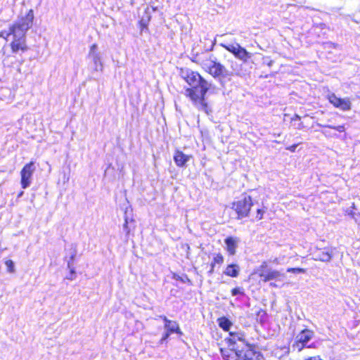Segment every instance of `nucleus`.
I'll return each mask as SVG.
<instances>
[{
    "instance_id": "obj_5",
    "label": "nucleus",
    "mask_w": 360,
    "mask_h": 360,
    "mask_svg": "<svg viewBox=\"0 0 360 360\" xmlns=\"http://www.w3.org/2000/svg\"><path fill=\"white\" fill-rule=\"evenodd\" d=\"M87 58L89 60V67L94 72H103V65L101 54L98 50V45L94 44L90 46Z\"/></svg>"
},
{
    "instance_id": "obj_10",
    "label": "nucleus",
    "mask_w": 360,
    "mask_h": 360,
    "mask_svg": "<svg viewBox=\"0 0 360 360\" xmlns=\"http://www.w3.org/2000/svg\"><path fill=\"white\" fill-rule=\"evenodd\" d=\"M313 258L314 260L328 262L332 258V251L328 248H317L313 252Z\"/></svg>"
},
{
    "instance_id": "obj_35",
    "label": "nucleus",
    "mask_w": 360,
    "mask_h": 360,
    "mask_svg": "<svg viewBox=\"0 0 360 360\" xmlns=\"http://www.w3.org/2000/svg\"><path fill=\"white\" fill-rule=\"evenodd\" d=\"M234 68H235V65H231V68H232V70H231V71H234V75H238L239 74V72H238V70L234 69Z\"/></svg>"
},
{
    "instance_id": "obj_27",
    "label": "nucleus",
    "mask_w": 360,
    "mask_h": 360,
    "mask_svg": "<svg viewBox=\"0 0 360 360\" xmlns=\"http://www.w3.org/2000/svg\"><path fill=\"white\" fill-rule=\"evenodd\" d=\"M171 333H169L167 330H165V332L162 334V338L160 340V344H163L165 342H167V339L170 336Z\"/></svg>"
},
{
    "instance_id": "obj_29",
    "label": "nucleus",
    "mask_w": 360,
    "mask_h": 360,
    "mask_svg": "<svg viewBox=\"0 0 360 360\" xmlns=\"http://www.w3.org/2000/svg\"><path fill=\"white\" fill-rule=\"evenodd\" d=\"M264 210H262V209H258L257 210V216H256V218L258 219V220H260L263 218V214H264Z\"/></svg>"
},
{
    "instance_id": "obj_22",
    "label": "nucleus",
    "mask_w": 360,
    "mask_h": 360,
    "mask_svg": "<svg viewBox=\"0 0 360 360\" xmlns=\"http://www.w3.org/2000/svg\"><path fill=\"white\" fill-rule=\"evenodd\" d=\"M215 265L217 264H221L224 262V257L221 253L217 254L214 258L213 261L212 262Z\"/></svg>"
},
{
    "instance_id": "obj_15",
    "label": "nucleus",
    "mask_w": 360,
    "mask_h": 360,
    "mask_svg": "<svg viewBox=\"0 0 360 360\" xmlns=\"http://www.w3.org/2000/svg\"><path fill=\"white\" fill-rule=\"evenodd\" d=\"M220 353L224 360H236L235 349H231V347L229 348H220Z\"/></svg>"
},
{
    "instance_id": "obj_1",
    "label": "nucleus",
    "mask_w": 360,
    "mask_h": 360,
    "mask_svg": "<svg viewBox=\"0 0 360 360\" xmlns=\"http://www.w3.org/2000/svg\"><path fill=\"white\" fill-rule=\"evenodd\" d=\"M179 75L190 86V88L186 89V95L191 99L193 105L207 115L212 112V109L205 100V95L214 87L213 84L198 72L188 68H181Z\"/></svg>"
},
{
    "instance_id": "obj_24",
    "label": "nucleus",
    "mask_w": 360,
    "mask_h": 360,
    "mask_svg": "<svg viewBox=\"0 0 360 360\" xmlns=\"http://www.w3.org/2000/svg\"><path fill=\"white\" fill-rule=\"evenodd\" d=\"M319 125L321 126V127H328V128H330V129H334L335 130H336V131H338L339 132H343L345 130V128L344 125L332 126V125H321L320 124H319Z\"/></svg>"
},
{
    "instance_id": "obj_9",
    "label": "nucleus",
    "mask_w": 360,
    "mask_h": 360,
    "mask_svg": "<svg viewBox=\"0 0 360 360\" xmlns=\"http://www.w3.org/2000/svg\"><path fill=\"white\" fill-rule=\"evenodd\" d=\"M328 99L334 107L343 111L349 110L352 108V103L349 98H341L333 93L328 95Z\"/></svg>"
},
{
    "instance_id": "obj_2",
    "label": "nucleus",
    "mask_w": 360,
    "mask_h": 360,
    "mask_svg": "<svg viewBox=\"0 0 360 360\" xmlns=\"http://www.w3.org/2000/svg\"><path fill=\"white\" fill-rule=\"evenodd\" d=\"M34 11L30 9L25 15L19 17L18 20L10 26L8 31H1L0 37L6 40L10 36L13 37L11 48L13 53H18L20 51L25 52L27 50L25 35L33 25Z\"/></svg>"
},
{
    "instance_id": "obj_30",
    "label": "nucleus",
    "mask_w": 360,
    "mask_h": 360,
    "mask_svg": "<svg viewBox=\"0 0 360 360\" xmlns=\"http://www.w3.org/2000/svg\"><path fill=\"white\" fill-rule=\"evenodd\" d=\"M159 317H160V319H162L164 321L165 324H169V323H172V321H171V320L168 319L167 318V316H165V315H160Z\"/></svg>"
},
{
    "instance_id": "obj_37",
    "label": "nucleus",
    "mask_w": 360,
    "mask_h": 360,
    "mask_svg": "<svg viewBox=\"0 0 360 360\" xmlns=\"http://www.w3.org/2000/svg\"><path fill=\"white\" fill-rule=\"evenodd\" d=\"M302 127H303V124H302V122H300V123L299 124V126L297 127V128H298V129H302Z\"/></svg>"
},
{
    "instance_id": "obj_8",
    "label": "nucleus",
    "mask_w": 360,
    "mask_h": 360,
    "mask_svg": "<svg viewBox=\"0 0 360 360\" xmlns=\"http://www.w3.org/2000/svg\"><path fill=\"white\" fill-rule=\"evenodd\" d=\"M34 170L35 166L33 162L26 164L22 169L20 172V184L22 188L25 189L30 186L31 179Z\"/></svg>"
},
{
    "instance_id": "obj_36",
    "label": "nucleus",
    "mask_w": 360,
    "mask_h": 360,
    "mask_svg": "<svg viewBox=\"0 0 360 360\" xmlns=\"http://www.w3.org/2000/svg\"><path fill=\"white\" fill-rule=\"evenodd\" d=\"M274 63V61L270 60L266 64L269 67H271Z\"/></svg>"
},
{
    "instance_id": "obj_17",
    "label": "nucleus",
    "mask_w": 360,
    "mask_h": 360,
    "mask_svg": "<svg viewBox=\"0 0 360 360\" xmlns=\"http://www.w3.org/2000/svg\"><path fill=\"white\" fill-rule=\"evenodd\" d=\"M217 323L219 326L224 331H229L232 326L231 321L226 316L219 318Z\"/></svg>"
},
{
    "instance_id": "obj_39",
    "label": "nucleus",
    "mask_w": 360,
    "mask_h": 360,
    "mask_svg": "<svg viewBox=\"0 0 360 360\" xmlns=\"http://www.w3.org/2000/svg\"><path fill=\"white\" fill-rule=\"evenodd\" d=\"M271 286H276V285L274 283H271L270 284Z\"/></svg>"
},
{
    "instance_id": "obj_7",
    "label": "nucleus",
    "mask_w": 360,
    "mask_h": 360,
    "mask_svg": "<svg viewBox=\"0 0 360 360\" xmlns=\"http://www.w3.org/2000/svg\"><path fill=\"white\" fill-rule=\"evenodd\" d=\"M313 335V331L308 329L303 330L296 336L295 342L292 344V347L300 352L304 347H307V343L311 340ZM311 347V345L307 346V347Z\"/></svg>"
},
{
    "instance_id": "obj_16",
    "label": "nucleus",
    "mask_w": 360,
    "mask_h": 360,
    "mask_svg": "<svg viewBox=\"0 0 360 360\" xmlns=\"http://www.w3.org/2000/svg\"><path fill=\"white\" fill-rule=\"evenodd\" d=\"M223 48H224L226 50L231 53L235 57L237 56L238 52L239 49H240L241 46L238 44H220Z\"/></svg>"
},
{
    "instance_id": "obj_11",
    "label": "nucleus",
    "mask_w": 360,
    "mask_h": 360,
    "mask_svg": "<svg viewBox=\"0 0 360 360\" xmlns=\"http://www.w3.org/2000/svg\"><path fill=\"white\" fill-rule=\"evenodd\" d=\"M240 239L237 237L229 236L224 239L226 250L229 255H234L240 243Z\"/></svg>"
},
{
    "instance_id": "obj_33",
    "label": "nucleus",
    "mask_w": 360,
    "mask_h": 360,
    "mask_svg": "<svg viewBox=\"0 0 360 360\" xmlns=\"http://www.w3.org/2000/svg\"><path fill=\"white\" fill-rule=\"evenodd\" d=\"M210 266H211V268L209 270L208 274L211 275L214 273V269L215 264L212 262Z\"/></svg>"
},
{
    "instance_id": "obj_25",
    "label": "nucleus",
    "mask_w": 360,
    "mask_h": 360,
    "mask_svg": "<svg viewBox=\"0 0 360 360\" xmlns=\"http://www.w3.org/2000/svg\"><path fill=\"white\" fill-rule=\"evenodd\" d=\"M287 272L294 273V274H304L306 272L305 269L302 268H288L287 269Z\"/></svg>"
},
{
    "instance_id": "obj_20",
    "label": "nucleus",
    "mask_w": 360,
    "mask_h": 360,
    "mask_svg": "<svg viewBox=\"0 0 360 360\" xmlns=\"http://www.w3.org/2000/svg\"><path fill=\"white\" fill-rule=\"evenodd\" d=\"M68 268L70 269V274L66 276L68 280H73L75 278V270L74 264H71V262H68Z\"/></svg>"
},
{
    "instance_id": "obj_31",
    "label": "nucleus",
    "mask_w": 360,
    "mask_h": 360,
    "mask_svg": "<svg viewBox=\"0 0 360 360\" xmlns=\"http://www.w3.org/2000/svg\"><path fill=\"white\" fill-rule=\"evenodd\" d=\"M150 19V16H148L147 17V20H145L143 18L141 19V25L142 27H146V25H147V22H148Z\"/></svg>"
},
{
    "instance_id": "obj_40",
    "label": "nucleus",
    "mask_w": 360,
    "mask_h": 360,
    "mask_svg": "<svg viewBox=\"0 0 360 360\" xmlns=\"http://www.w3.org/2000/svg\"><path fill=\"white\" fill-rule=\"evenodd\" d=\"M181 281L182 282H185L184 278H181Z\"/></svg>"
},
{
    "instance_id": "obj_34",
    "label": "nucleus",
    "mask_w": 360,
    "mask_h": 360,
    "mask_svg": "<svg viewBox=\"0 0 360 360\" xmlns=\"http://www.w3.org/2000/svg\"><path fill=\"white\" fill-rule=\"evenodd\" d=\"M301 120V117L300 116H299L298 115L295 114L292 118H291V120L292 121H295V120Z\"/></svg>"
},
{
    "instance_id": "obj_13",
    "label": "nucleus",
    "mask_w": 360,
    "mask_h": 360,
    "mask_svg": "<svg viewBox=\"0 0 360 360\" xmlns=\"http://www.w3.org/2000/svg\"><path fill=\"white\" fill-rule=\"evenodd\" d=\"M240 271V268L237 264H230L227 265L225 270L224 271V274L232 278H236L238 276Z\"/></svg>"
},
{
    "instance_id": "obj_18",
    "label": "nucleus",
    "mask_w": 360,
    "mask_h": 360,
    "mask_svg": "<svg viewBox=\"0 0 360 360\" xmlns=\"http://www.w3.org/2000/svg\"><path fill=\"white\" fill-rule=\"evenodd\" d=\"M251 57L252 53L248 52L245 48L242 46L239 49L238 54L236 56V58L242 60L244 63H246Z\"/></svg>"
},
{
    "instance_id": "obj_32",
    "label": "nucleus",
    "mask_w": 360,
    "mask_h": 360,
    "mask_svg": "<svg viewBox=\"0 0 360 360\" xmlns=\"http://www.w3.org/2000/svg\"><path fill=\"white\" fill-rule=\"evenodd\" d=\"M297 147V144H293V145L290 146V147H288L287 149L291 152H295Z\"/></svg>"
},
{
    "instance_id": "obj_14",
    "label": "nucleus",
    "mask_w": 360,
    "mask_h": 360,
    "mask_svg": "<svg viewBox=\"0 0 360 360\" xmlns=\"http://www.w3.org/2000/svg\"><path fill=\"white\" fill-rule=\"evenodd\" d=\"M281 276V274L279 271L276 270H270L268 271H262L259 274V277L264 281V282L276 279L278 278Z\"/></svg>"
},
{
    "instance_id": "obj_21",
    "label": "nucleus",
    "mask_w": 360,
    "mask_h": 360,
    "mask_svg": "<svg viewBox=\"0 0 360 360\" xmlns=\"http://www.w3.org/2000/svg\"><path fill=\"white\" fill-rule=\"evenodd\" d=\"M77 255V248L75 244L71 245V248L70 250V257L68 262H71V264H74V260Z\"/></svg>"
},
{
    "instance_id": "obj_3",
    "label": "nucleus",
    "mask_w": 360,
    "mask_h": 360,
    "mask_svg": "<svg viewBox=\"0 0 360 360\" xmlns=\"http://www.w3.org/2000/svg\"><path fill=\"white\" fill-rule=\"evenodd\" d=\"M228 347L235 349L236 360H260L262 354L256 349L255 345L245 342V335L240 333H229V338L224 340Z\"/></svg>"
},
{
    "instance_id": "obj_26",
    "label": "nucleus",
    "mask_w": 360,
    "mask_h": 360,
    "mask_svg": "<svg viewBox=\"0 0 360 360\" xmlns=\"http://www.w3.org/2000/svg\"><path fill=\"white\" fill-rule=\"evenodd\" d=\"M231 295L233 296H236L238 295H244V291L242 288L236 287L232 289Z\"/></svg>"
},
{
    "instance_id": "obj_23",
    "label": "nucleus",
    "mask_w": 360,
    "mask_h": 360,
    "mask_svg": "<svg viewBox=\"0 0 360 360\" xmlns=\"http://www.w3.org/2000/svg\"><path fill=\"white\" fill-rule=\"evenodd\" d=\"M5 264L7 267V271L8 272L13 273L15 271V265H14V262L12 260H11V259L6 260L5 262Z\"/></svg>"
},
{
    "instance_id": "obj_28",
    "label": "nucleus",
    "mask_w": 360,
    "mask_h": 360,
    "mask_svg": "<svg viewBox=\"0 0 360 360\" xmlns=\"http://www.w3.org/2000/svg\"><path fill=\"white\" fill-rule=\"evenodd\" d=\"M128 224H129V219L126 216L124 218V224H123V230L126 232L127 235H128L130 232V229L128 226Z\"/></svg>"
},
{
    "instance_id": "obj_38",
    "label": "nucleus",
    "mask_w": 360,
    "mask_h": 360,
    "mask_svg": "<svg viewBox=\"0 0 360 360\" xmlns=\"http://www.w3.org/2000/svg\"><path fill=\"white\" fill-rule=\"evenodd\" d=\"M22 194H23V191H21V192L18 194V198L21 197V196L22 195Z\"/></svg>"
},
{
    "instance_id": "obj_12",
    "label": "nucleus",
    "mask_w": 360,
    "mask_h": 360,
    "mask_svg": "<svg viewBox=\"0 0 360 360\" xmlns=\"http://www.w3.org/2000/svg\"><path fill=\"white\" fill-rule=\"evenodd\" d=\"M174 161L176 166L179 167H185L190 160L191 156L184 154L182 151L176 150L174 155Z\"/></svg>"
},
{
    "instance_id": "obj_4",
    "label": "nucleus",
    "mask_w": 360,
    "mask_h": 360,
    "mask_svg": "<svg viewBox=\"0 0 360 360\" xmlns=\"http://www.w3.org/2000/svg\"><path fill=\"white\" fill-rule=\"evenodd\" d=\"M208 72L215 79L222 83L223 79L229 78L234 75V71L227 70L222 64L216 60H211L207 65Z\"/></svg>"
},
{
    "instance_id": "obj_6",
    "label": "nucleus",
    "mask_w": 360,
    "mask_h": 360,
    "mask_svg": "<svg viewBox=\"0 0 360 360\" xmlns=\"http://www.w3.org/2000/svg\"><path fill=\"white\" fill-rule=\"evenodd\" d=\"M252 205V198L248 195L234 202L232 208L238 214L237 218L243 219L248 216Z\"/></svg>"
},
{
    "instance_id": "obj_19",
    "label": "nucleus",
    "mask_w": 360,
    "mask_h": 360,
    "mask_svg": "<svg viewBox=\"0 0 360 360\" xmlns=\"http://www.w3.org/2000/svg\"><path fill=\"white\" fill-rule=\"evenodd\" d=\"M164 327L165 329L167 330L171 334H182L181 329L179 328V324L176 321H172V323L169 324H165Z\"/></svg>"
}]
</instances>
